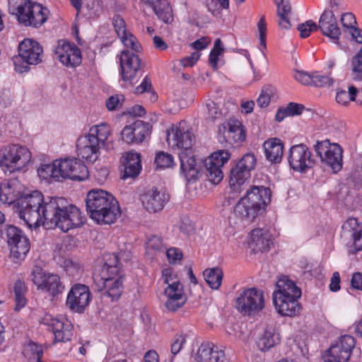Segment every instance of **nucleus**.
I'll return each mask as SVG.
<instances>
[{"label": "nucleus", "mask_w": 362, "mask_h": 362, "mask_svg": "<svg viewBox=\"0 0 362 362\" xmlns=\"http://www.w3.org/2000/svg\"><path fill=\"white\" fill-rule=\"evenodd\" d=\"M19 216L30 228L41 224L48 228H59L64 232L82 226L86 221L80 209L63 197L44 199L35 191L23 196L17 202Z\"/></svg>", "instance_id": "obj_1"}, {"label": "nucleus", "mask_w": 362, "mask_h": 362, "mask_svg": "<svg viewBox=\"0 0 362 362\" xmlns=\"http://www.w3.org/2000/svg\"><path fill=\"white\" fill-rule=\"evenodd\" d=\"M86 211L90 218L100 225H110L120 214L119 203L109 192L95 189L86 199Z\"/></svg>", "instance_id": "obj_2"}, {"label": "nucleus", "mask_w": 362, "mask_h": 362, "mask_svg": "<svg viewBox=\"0 0 362 362\" xmlns=\"http://www.w3.org/2000/svg\"><path fill=\"white\" fill-rule=\"evenodd\" d=\"M276 288L277 290L273 293V301L277 312L283 316L298 315L300 309L298 302L301 297L300 289L287 276L278 280Z\"/></svg>", "instance_id": "obj_3"}, {"label": "nucleus", "mask_w": 362, "mask_h": 362, "mask_svg": "<svg viewBox=\"0 0 362 362\" xmlns=\"http://www.w3.org/2000/svg\"><path fill=\"white\" fill-rule=\"evenodd\" d=\"M271 191L263 186H253L235 204L234 214L242 220L252 222L270 202Z\"/></svg>", "instance_id": "obj_4"}, {"label": "nucleus", "mask_w": 362, "mask_h": 362, "mask_svg": "<svg viewBox=\"0 0 362 362\" xmlns=\"http://www.w3.org/2000/svg\"><path fill=\"white\" fill-rule=\"evenodd\" d=\"M18 54L13 57L15 70L20 73L30 71L29 65H37L42 62V47L30 38H25L18 46Z\"/></svg>", "instance_id": "obj_5"}, {"label": "nucleus", "mask_w": 362, "mask_h": 362, "mask_svg": "<svg viewBox=\"0 0 362 362\" xmlns=\"http://www.w3.org/2000/svg\"><path fill=\"white\" fill-rule=\"evenodd\" d=\"M31 153L22 146L11 144L1 150L0 167L6 173L20 171L30 161Z\"/></svg>", "instance_id": "obj_6"}, {"label": "nucleus", "mask_w": 362, "mask_h": 362, "mask_svg": "<svg viewBox=\"0 0 362 362\" xmlns=\"http://www.w3.org/2000/svg\"><path fill=\"white\" fill-rule=\"evenodd\" d=\"M264 307V293L256 288L244 289L236 298L235 308L243 315H255Z\"/></svg>", "instance_id": "obj_7"}, {"label": "nucleus", "mask_w": 362, "mask_h": 362, "mask_svg": "<svg viewBox=\"0 0 362 362\" xmlns=\"http://www.w3.org/2000/svg\"><path fill=\"white\" fill-rule=\"evenodd\" d=\"M314 149L321 161L330 167L333 173H337L341 170L343 149L338 144H331L329 139L317 141Z\"/></svg>", "instance_id": "obj_8"}, {"label": "nucleus", "mask_w": 362, "mask_h": 362, "mask_svg": "<svg viewBox=\"0 0 362 362\" xmlns=\"http://www.w3.org/2000/svg\"><path fill=\"white\" fill-rule=\"evenodd\" d=\"M31 281L38 290L48 293L53 297L64 291V286L57 274H47L40 267H35L30 274Z\"/></svg>", "instance_id": "obj_9"}, {"label": "nucleus", "mask_w": 362, "mask_h": 362, "mask_svg": "<svg viewBox=\"0 0 362 362\" xmlns=\"http://www.w3.org/2000/svg\"><path fill=\"white\" fill-rule=\"evenodd\" d=\"M256 163L255 156L252 153H247L230 169L229 184L234 191H238L250 177V172L255 169Z\"/></svg>", "instance_id": "obj_10"}, {"label": "nucleus", "mask_w": 362, "mask_h": 362, "mask_svg": "<svg viewBox=\"0 0 362 362\" xmlns=\"http://www.w3.org/2000/svg\"><path fill=\"white\" fill-rule=\"evenodd\" d=\"M230 154L226 150H218L212 153L204 161L203 173L208 180L217 185L223 178L221 168L230 159Z\"/></svg>", "instance_id": "obj_11"}, {"label": "nucleus", "mask_w": 362, "mask_h": 362, "mask_svg": "<svg viewBox=\"0 0 362 362\" xmlns=\"http://www.w3.org/2000/svg\"><path fill=\"white\" fill-rule=\"evenodd\" d=\"M7 243L11 255L16 259H23L30 248L29 239L18 227L9 225L6 228Z\"/></svg>", "instance_id": "obj_12"}, {"label": "nucleus", "mask_w": 362, "mask_h": 362, "mask_svg": "<svg viewBox=\"0 0 362 362\" xmlns=\"http://www.w3.org/2000/svg\"><path fill=\"white\" fill-rule=\"evenodd\" d=\"M288 163L293 170L300 173L312 168L315 164L309 148L303 144L291 146L289 150Z\"/></svg>", "instance_id": "obj_13"}, {"label": "nucleus", "mask_w": 362, "mask_h": 362, "mask_svg": "<svg viewBox=\"0 0 362 362\" xmlns=\"http://www.w3.org/2000/svg\"><path fill=\"white\" fill-rule=\"evenodd\" d=\"M355 339L350 335L342 336L339 341L327 351L325 362H347L355 346Z\"/></svg>", "instance_id": "obj_14"}, {"label": "nucleus", "mask_w": 362, "mask_h": 362, "mask_svg": "<svg viewBox=\"0 0 362 362\" xmlns=\"http://www.w3.org/2000/svg\"><path fill=\"white\" fill-rule=\"evenodd\" d=\"M91 293L89 287L85 284H74L66 298V305L74 312L82 313L89 305Z\"/></svg>", "instance_id": "obj_15"}, {"label": "nucleus", "mask_w": 362, "mask_h": 362, "mask_svg": "<svg viewBox=\"0 0 362 362\" xmlns=\"http://www.w3.org/2000/svg\"><path fill=\"white\" fill-rule=\"evenodd\" d=\"M185 121H181L177 125L168 130L167 141L170 144V139H172L173 146L182 148V151H190L195 139L191 132L185 129Z\"/></svg>", "instance_id": "obj_16"}, {"label": "nucleus", "mask_w": 362, "mask_h": 362, "mask_svg": "<svg viewBox=\"0 0 362 362\" xmlns=\"http://www.w3.org/2000/svg\"><path fill=\"white\" fill-rule=\"evenodd\" d=\"M62 178L81 181L88 177V170L86 165L77 158L62 160Z\"/></svg>", "instance_id": "obj_17"}, {"label": "nucleus", "mask_w": 362, "mask_h": 362, "mask_svg": "<svg viewBox=\"0 0 362 362\" xmlns=\"http://www.w3.org/2000/svg\"><path fill=\"white\" fill-rule=\"evenodd\" d=\"M150 124L137 120L126 126L122 131V139L129 144H140L150 134Z\"/></svg>", "instance_id": "obj_18"}, {"label": "nucleus", "mask_w": 362, "mask_h": 362, "mask_svg": "<svg viewBox=\"0 0 362 362\" xmlns=\"http://www.w3.org/2000/svg\"><path fill=\"white\" fill-rule=\"evenodd\" d=\"M317 30H320L322 34L334 42L339 41L341 31L338 25L337 18L332 10H325L321 14L318 23Z\"/></svg>", "instance_id": "obj_19"}, {"label": "nucleus", "mask_w": 362, "mask_h": 362, "mask_svg": "<svg viewBox=\"0 0 362 362\" xmlns=\"http://www.w3.org/2000/svg\"><path fill=\"white\" fill-rule=\"evenodd\" d=\"M343 233L349 235L352 243H348L346 246L349 254H356L362 250V226L355 218L346 221L342 226Z\"/></svg>", "instance_id": "obj_20"}, {"label": "nucleus", "mask_w": 362, "mask_h": 362, "mask_svg": "<svg viewBox=\"0 0 362 362\" xmlns=\"http://www.w3.org/2000/svg\"><path fill=\"white\" fill-rule=\"evenodd\" d=\"M169 197L168 194L163 191H158L157 187H153L141 196V200L148 212L156 213L163 209Z\"/></svg>", "instance_id": "obj_21"}, {"label": "nucleus", "mask_w": 362, "mask_h": 362, "mask_svg": "<svg viewBox=\"0 0 362 362\" xmlns=\"http://www.w3.org/2000/svg\"><path fill=\"white\" fill-rule=\"evenodd\" d=\"M120 66L122 79L132 82L140 68V59L132 52L123 50L120 55Z\"/></svg>", "instance_id": "obj_22"}, {"label": "nucleus", "mask_w": 362, "mask_h": 362, "mask_svg": "<svg viewBox=\"0 0 362 362\" xmlns=\"http://www.w3.org/2000/svg\"><path fill=\"white\" fill-rule=\"evenodd\" d=\"M219 138L222 135L223 140L232 144L245 139L246 134L244 127L238 119H230L227 124L218 126Z\"/></svg>", "instance_id": "obj_23"}, {"label": "nucleus", "mask_w": 362, "mask_h": 362, "mask_svg": "<svg viewBox=\"0 0 362 362\" xmlns=\"http://www.w3.org/2000/svg\"><path fill=\"white\" fill-rule=\"evenodd\" d=\"M100 145L97 139L90 138L89 135L81 137L76 142L78 155L89 162L94 163L100 154Z\"/></svg>", "instance_id": "obj_24"}, {"label": "nucleus", "mask_w": 362, "mask_h": 362, "mask_svg": "<svg viewBox=\"0 0 362 362\" xmlns=\"http://www.w3.org/2000/svg\"><path fill=\"white\" fill-rule=\"evenodd\" d=\"M23 7L25 9L23 13L30 18L29 23H21L24 25L38 28L47 21L48 9L41 4H33L30 1V4H26Z\"/></svg>", "instance_id": "obj_25"}, {"label": "nucleus", "mask_w": 362, "mask_h": 362, "mask_svg": "<svg viewBox=\"0 0 362 362\" xmlns=\"http://www.w3.org/2000/svg\"><path fill=\"white\" fill-rule=\"evenodd\" d=\"M191 154L192 150L180 153L181 172L188 181L197 180L199 171L203 172V168L197 165L194 156Z\"/></svg>", "instance_id": "obj_26"}, {"label": "nucleus", "mask_w": 362, "mask_h": 362, "mask_svg": "<svg viewBox=\"0 0 362 362\" xmlns=\"http://www.w3.org/2000/svg\"><path fill=\"white\" fill-rule=\"evenodd\" d=\"M45 324L47 325L52 328V332L54 334V339L59 342H64L69 341L72 337L71 323L63 321L57 318H45Z\"/></svg>", "instance_id": "obj_27"}, {"label": "nucleus", "mask_w": 362, "mask_h": 362, "mask_svg": "<svg viewBox=\"0 0 362 362\" xmlns=\"http://www.w3.org/2000/svg\"><path fill=\"white\" fill-rule=\"evenodd\" d=\"M124 167V173L122 177L125 180L129 177H137L141 170V156L139 153L129 152L126 154L124 160L122 161Z\"/></svg>", "instance_id": "obj_28"}, {"label": "nucleus", "mask_w": 362, "mask_h": 362, "mask_svg": "<svg viewBox=\"0 0 362 362\" xmlns=\"http://www.w3.org/2000/svg\"><path fill=\"white\" fill-rule=\"evenodd\" d=\"M250 247L255 252H264L269 249L272 244L270 235L262 228L251 231Z\"/></svg>", "instance_id": "obj_29"}, {"label": "nucleus", "mask_w": 362, "mask_h": 362, "mask_svg": "<svg viewBox=\"0 0 362 362\" xmlns=\"http://www.w3.org/2000/svg\"><path fill=\"white\" fill-rule=\"evenodd\" d=\"M267 159L272 163H280L283 156L284 144L280 139L272 138L264 143Z\"/></svg>", "instance_id": "obj_30"}, {"label": "nucleus", "mask_w": 362, "mask_h": 362, "mask_svg": "<svg viewBox=\"0 0 362 362\" xmlns=\"http://www.w3.org/2000/svg\"><path fill=\"white\" fill-rule=\"evenodd\" d=\"M225 353L222 350H214L209 344H202L197 354V362H223Z\"/></svg>", "instance_id": "obj_31"}, {"label": "nucleus", "mask_w": 362, "mask_h": 362, "mask_svg": "<svg viewBox=\"0 0 362 362\" xmlns=\"http://www.w3.org/2000/svg\"><path fill=\"white\" fill-rule=\"evenodd\" d=\"M104 264L102 267L101 279L115 278L119 272V262L115 253L107 254L103 257Z\"/></svg>", "instance_id": "obj_32"}, {"label": "nucleus", "mask_w": 362, "mask_h": 362, "mask_svg": "<svg viewBox=\"0 0 362 362\" xmlns=\"http://www.w3.org/2000/svg\"><path fill=\"white\" fill-rule=\"evenodd\" d=\"M102 280L106 289L103 296L110 298L112 301L118 300L123 291L122 276H119L115 280L114 278Z\"/></svg>", "instance_id": "obj_33"}, {"label": "nucleus", "mask_w": 362, "mask_h": 362, "mask_svg": "<svg viewBox=\"0 0 362 362\" xmlns=\"http://www.w3.org/2000/svg\"><path fill=\"white\" fill-rule=\"evenodd\" d=\"M61 165L62 160H56L52 163L41 165L37 169L39 177L43 180L52 178L59 181L62 178Z\"/></svg>", "instance_id": "obj_34"}, {"label": "nucleus", "mask_w": 362, "mask_h": 362, "mask_svg": "<svg viewBox=\"0 0 362 362\" xmlns=\"http://www.w3.org/2000/svg\"><path fill=\"white\" fill-rule=\"evenodd\" d=\"M277 6V16L279 17V25L288 30L291 24L289 19V15L291 13V6L288 1L274 0Z\"/></svg>", "instance_id": "obj_35"}, {"label": "nucleus", "mask_w": 362, "mask_h": 362, "mask_svg": "<svg viewBox=\"0 0 362 362\" xmlns=\"http://www.w3.org/2000/svg\"><path fill=\"white\" fill-rule=\"evenodd\" d=\"M304 110L305 106L303 104L291 102L288 103L285 107L278 109L275 119L277 122H281L286 117H293L301 115Z\"/></svg>", "instance_id": "obj_36"}, {"label": "nucleus", "mask_w": 362, "mask_h": 362, "mask_svg": "<svg viewBox=\"0 0 362 362\" xmlns=\"http://www.w3.org/2000/svg\"><path fill=\"white\" fill-rule=\"evenodd\" d=\"M26 4H30V0H8L9 13L16 16L20 23H29V17L23 13Z\"/></svg>", "instance_id": "obj_37"}, {"label": "nucleus", "mask_w": 362, "mask_h": 362, "mask_svg": "<svg viewBox=\"0 0 362 362\" xmlns=\"http://www.w3.org/2000/svg\"><path fill=\"white\" fill-rule=\"evenodd\" d=\"M279 341L280 339L278 334H275L272 330L266 329L258 339L257 344L261 351H266L275 346V344H279Z\"/></svg>", "instance_id": "obj_38"}, {"label": "nucleus", "mask_w": 362, "mask_h": 362, "mask_svg": "<svg viewBox=\"0 0 362 362\" xmlns=\"http://www.w3.org/2000/svg\"><path fill=\"white\" fill-rule=\"evenodd\" d=\"M204 276L207 284L212 289H218L221 286L223 274L220 268L207 269L204 272Z\"/></svg>", "instance_id": "obj_39"}, {"label": "nucleus", "mask_w": 362, "mask_h": 362, "mask_svg": "<svg viewBox=\"0 0 362 362\" xmlns=\"http://www.w3.org/2000/svg\"><path fill=\"white\" fill-rule=\"evenodd\" d=\"M74 47V50L71 55L68 54H61L60 50H56L59 60L66 66L75 67L81 63L82 57L81 50L78 47Z\"/></svg>", "instance_id": "obj_40"}, {"label": "nucleus", "mask_w": 362, "mask_h": 362, "mask_svg": "<svg viewBox=\"0 0 362 362\" xmlns=\"http://www.w3.org/2000/svg\"><path fill=\"white\" fill-rule=\"evenodd\" d=\"M154 12L158 18L165 23L173 21L172 8L166 0H158Z\"/></svg>", "instance_id": "obj_41"}, {"label": "nucleus", "mask_w": 362, "mask_h": 362, "mask_svg": "<svg viewBox=\"0 0 362 362\" xmlns=\"http://www.w3.org/2000/svg\"><path fill=\"white\" fill-rule=\"evenodd\" d=\"M109 134V127L106 124H101L100 125L92 127L89 130L88 135H89L90 138L97 139L98 144L105 146V141L107 139Z\"/></svg>", "instance_id": "obj_42"}, {"label": "nucleus", "mask_w": 362, "mask_h": 362, "mask_svg": "<svg viewBox=\"0 0 362 362\" xmlns=\"http://www.w3.org/2000/svg\"><path fill=\"white\" fill-rule=\"evenodd\" d=\"M351 66L354 80L362 81V47L351 59Z\"/></svg>", "instance_id": "obj_43"}, {"label": "nucleus", "mask_w": 362, "mask_h": 362, "mask_svg": "<svg viewBox=\"0 0 362 362\" xmlns=\"http://www.w3.org/2000/svg\"><path fill=\"white\" fill-rule=\"evenodd\" d=\"M273 94V88L271 86H264L259 96L257 99V104L260 108L267 107L271 102V96Z\"/></svg>", "instance_id": "obj_44"}, {"label": "nucleus", "mask_w": 362, "mask_h": 362, "mask_svg": "<svg viewBox=\"0 0 362 362\" xmlns=\"http://www.w3.org/2000/svg\"><path fill=\"white\" fill-rule=\"evenodd\" d=\"M173 158L172 155L160 151L156 154L155 158V164L156 165V169L158 168H165L173 165Z\"/></svg>", "instance_id": "obj_45"}, {"label": "nucleus", "mask_w": 362, "mask_h": 362, "mask_svg": "<svg viewBox=\"0 0 362 362\" xmlns=\"http://www.w3.org/2000/svg\"><path fill=\"white\" fill-rule=\"evenodd\" d=\"M168 298H185L183 286L180 281H175L165 289Z\"/></svg>", "instance_id": "obj_46"}, {"label": "nucleus", "mask_w": 362, "mask_h": 362, "mask_svg": "<svg viewBox=\"0 0 362 362\" xmlns=\"http://www.w3.org/2000/svg\"><path fill=\"white\" fill-rule=\"evenodd\" d=\"M297 29L300 32V37L305 38L310 36L312 32L317 30V23L312 20H308L303 23L299 24Z\"/></svg>", "instance_id": "obj_47"}, {"label": "nucleus", "mask_w": 362, "mask_h": 362, "mask_svg": "<svg viewBox=\"0 0 362 362\" xmlns=\"http://www.w3.org/2000/svg\"><path fill=\"white\" fill-rule=\"evenodd\" d=\"M333 83V79L327 75L320 74L318 72H313L312 85L317 87H329Z\"/></svg>", "instance_id": "obj_48"}, {"label": "nucleus", "mask_w": 362, "mask_h": 362, "mask_svg": "<svg viewBox=\"0 0 362 362\" xmlns=\"http://www.w3.org/2000/svg\"><path fill=\"white\" fill-rule=\"evenodd\" d=\"M112 25L117 35L121 38L127 34L126 23L119 15H115L112 18Z\"/></svg>", "instance_id": "obj_49"}, {"label": "nucleus", "mask_w": 362, "mask_h": 362, "mask_svg": "<svg viewBox=\"0 0 362 362\" xmlns=\"http://www.w3.org/2000/svg\"><path fill=\"white\" fill-rule=\"evenodd\" d=\"M120 39L127 47H130L136 52H140L141 46L134 35L128 33L125 36L122 37Z\"/></svg>", "instance_id": "obj_50"}, {"label": "nucleus", "mask_w": 362, "mask_h": 362, "mask_svg": "<svg viewBox=\"0 0 362 362\" xmlns=\"http://www.w3.org/2000/svg\"><path fill=\"white\" fill-rule=\"evenodd\" d=\"M341 23L344 28V33H346L347 31L354 28V24L356 23V19L351 13H344L341 16Z\"/></svg>", "instance_id": "obj_51"}, {"label": "nucleus", "mask_w": 362, "mask_h": 362, "mask_svg": "<svg viewBox=\"0 0 362 362\" xmlns=\"http://www.w3.org/2000/svg\"><path fill=\"white\" fill-rule=\"evenodd\" d=\"M124 100V97L123 95H112L107 99L106 107L110 111L115 110L117 107L122 105Z\"/></svg>", "instance_id": "obj_52"}, {"label": "nucleus", "mask_w": 362, "mask_h": 362, "mask_svg": "<svg viewBox=\"0 0 362 362\" xmlns=\"http://www.w3.org/2000/svg\"><path fill=\"white\" fill-rule=\"evenodd\" d=\"M186 302V298H168L165 307L170 311L175 312L181 308Z\"/></svg>", "instance_id": "obj_53"}, {"label": "nucleus", "mask_w": 362, "mask_h": 362, "mask_svg": "<svg viewBox=\"0 0 362 362\" xmlns=\"http://www.w3.org/2000/svg\"><path fill=\"white\" fill-rule=\"evenodd\" d=\"M258 31L259 33L260 46L263 49H266V33L267 24L265 23L264 16H262L257 23Z\"/></svg>", "instance_id": "obj_54"}, {"label": "nucleus", "mask_w": 362, "mask_h": 362, "mask_svg": "<svg viewBox=\"0 0 362 362\" xmlns=\"http://www.w3.org/2000/svg\"><path fill=\"white\" fill-rule=\"evenodd\" d=\"M313 73L309 74L303 71H296L294 78L303 85H312Z\"/></svg>", "instance_id": "obj_55"}, {"label": "nucleus", "mask_w": 362, "mask_h": 362, "mask_svg": "<svg viewBox=\"0 0 362 362\" xmlns=\"http://www.w3.org/2000/svg\"><path fill=\"white\" fill-rule=\"evenodd\" d=\"M12 104L11 93L8 88H2L0 90V105L2 107H7Z\"/></svg>", "instance_id": "obj_56"}, {"label": "nucleus", "mask_w": 362, "mask_h": 362, "mask_svg": "<svg viewBox=\"0 0 362 362\" xmlns=\"http://www.w3.org/2000/svg\"><path fill=\"white\" fill-rule=\"evenodd\" d=\"M152 84L151 78L148 76H146L141 83L136 88L135 93L137 94H141L144 92H151Z\"/></svg>", "instance_id": "obj_57"}, {"label": "nucleus", "mask_w": 362, "mask_h": 362, "mask_svg": "<svg viewBox=\"0 0 362 362\" xmlns=\"http://www.w3.org/2000/svg\"><path fill=\"white\" fill-rule=\"evenodd\" d=\"M166 255L170 263H176L182 258V252L177 248L172 247L167 250Z\"/></svg>", "instance_id": "obj_58"}, {"label": "nucleus", "mask_w": 362, "mask_h": 362, "mask_svg": "<svg viewBox=\"0 0 362 362\" xmlns=\"http://www.w3.org/2000/svg\"><path fill=\"white\" fill-rule=\"evenodd\" d=\"M185 342V339L182 335H180L175 339V340L171 345L172 357H171L170 362H173V359L174 356L180 352V351Z\"/></svg>", "instance_id": "obj_59"}, {"label": "nucleus", "mask_w": 362, "mask_h": 362, "mask_svg": "<svg viewBox=\"0 0 362 362\" xmlns=\"http://www.w3.org/2000/svg\"><path fill=\"white\" fill-rule=\"evenodd\" d=\"M199 52H194L189 57H184L180 60L182 65L185 67L193 66L200 58Z\"/></svg>", "instance_id": "obj_60"}, {"label": "nucleus", "mask_w": 362, "mask_h": 362, "mask_svg": "<svg viewBox=\"0 0 362 362\" xmlns=\"http://www.w3.org/2000/svg\"><path fill=\"white\" fill-rule=\"evenodd\" d=\"M74 47L77 46L74 43L66 42L64 41H59V46L57 48V49L60 50L61 54H68L71 55L74 50Z\"/></svg>", "instance_id": "obj_61"}, {"label": "nucleus", "mask_w": 362, "mask_h": 362, "mask_svg": "<svg viewBox=\"0 0 362 362\" xmlns=\"http://www.w3.org/2000/svg\"><path fill=\"white\" fill-rule=\"evenodd\" d=\"M209 43L210 40L208 37H203L193 42L190 46L198 52L206 48Z\"/></svg>", "instance_id": "obj_62"}, {"label": "nucleus", "mask_w": 362, "mask_h": 362, "mask_svg": "<svg viewBox=\"0 0 362 362\" xmlns=\"http://www.w3.org/2000/svg\"><path fill=\"white\" fill-rule=\"evenodd\" d=\"M351 286L359 291H362V274L360 272H355L352 275V278L351 279Z\"/></svg>", "instance_id": "obj_63"}, {"label": "nucleus", "mask_w": 362, "mask_h": 362, "mask_svg": "<svg viewBox=\"0 0 362 362\" xmlns=\"http://www.w3.org/2000/svg\"><path fill=\"white\" fill-rule=\"evenodd\" d=\"M346 33L351 36L352 40H355L358 44H362V29L354 27Z\"/></svg>", "instance_id": "obj_64"}]
</instances>
